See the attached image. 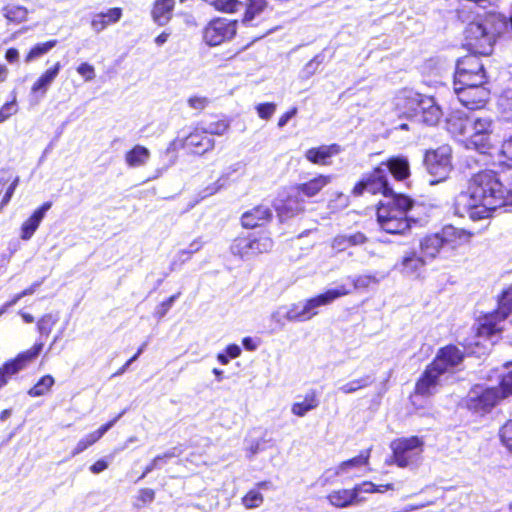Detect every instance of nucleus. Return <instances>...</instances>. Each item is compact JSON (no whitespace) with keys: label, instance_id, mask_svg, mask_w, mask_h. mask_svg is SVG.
<instances>
[{"label":"nucleus","instance_id":"39","mask_svg":"<svg viewBox=\"0 0 512 512\" xmlns=\"http://www.w3.org/2000/svg\"><path fill=\"white\" fill-rule=\"evenodd\" d=\"M57 45V40H49L44 43H38L34 47L30 49L28 54L25 57V61L27 63L47 54L50 50H52Z\"/></svg>","mask_w":512,"mask_h":512},{"label":"nucleus","instance_id":"2","mask_svg":"<svg viewBox=\"0 0 512 512\" xmlns=\"http://www.w3.org/2000/svg\"><path fill=\"white\" fill-rule=\"evenodd\" d=\"M463 360V353L455 346H446L439 350L434 361L425 369L417 381L413 403L419 396H430L441 385L442 376L450 369L456 367Z\"/></svg>","mask_w":512,"mask_h":512},{"label":"nucleus","instance_id":"57","mask_svg":"<svg viewBox=\"0 0 512 512\" xmlns=\"http://www.w3.org/2000/svg\"><path fill=\"white\" fill-rule=\"evenodd\" d=\"M353 289L367 288L372 282H375V277L370 275H360L351 278Z\"/></svg>","mask_w":512,"mask_h":512},{"label":"nucleus","instance_id":"40","mask_svg":"<svg viewBox=\"0 0 512 512\" xmlns=\"http://www.w3.org/2000/svg\"><path fill=\"white\" fill-rule=\"evenodd\" d=\"M287 309L285 305L277 307L269 316L272 331L282 330L285 326Z\"/></svg>","mask_w":512,"mask_h":512},{"label":"nucleus","instance_id":"9","mask_svg":"<svg viewBox=\"0 0 512 512\" xmlns=\"http://www.w3.org/2000/svg\"><path fill=\"white\" fill-rule=\"evenodd\" d=\"M390 448L394 463L400 468H405L420 462L424 451V440L418 436L401 437L393 440Z\"/></svg>","mask_w":512,"mask_h":512},{"label":"nucleus","instance_id":"12","mask_svg":"<svg viewBox=\"0 0 512 512\" xmlns=\"http://www.w3.org/2000/svg\"><path fill=\"white\" fill-rule=\"evenodd\" d=\"M424 163L432 179L431 184L445 180L452 169L451 148L440 146L435 150H429L425 154Z\"/></svg>","mask_w":512,"mask_h":512},{"label":"nucleus","instance_id":"17","mask_svg":"<svg viewBox=\"0 0 512 512\" xmlns=\"http://www.w3.org/2000/svg\"><path fill=\"white\" fill-rule=\"evenodd\" d=\"M484 84L468 83L454 85V91L459 102L468 109H481L485 106L490 92Z\"/></svg>","mask_w":512,"mask_h":512},{"label":"nucleus","instance_id":"29","mask_svg":"<svg viewBox=\"0 0 512 512\" xmlns=\"http://www.w3.org/2000/svg\"><path fill=\"white\" fill-rule=\"evenodd\" d=\"M380 166L385 168L386 174L389 171L399 181L408 178L410 175L409 162L405 157H391L386 162H382Z\"/></svg>","mask_w":512,"mask_h":512},{"label":"nucleus","instance_id":"24","mask_svg":"<svg viewBox=\"0 0 512 512\" xmlns=\"http://www.w3.org/2000/svg\"><path fill=\"white\" fill-rule=\"evenodd\" d=\"M51 205V202L43 203L27 220L23 222L20 229V237L22 240L27 241L32 238L44 219L46 212L51 208Z\"/></svg>","mask_w":512,"mask_h":512},{"label":"nucleus","instance_id":"23","mask_svg":"<svg viewBox=\"0 0 512 512\" xmlns=\"http://www.w3.org/2000/svg\"><path fill=\"white\" fill-rule=\"evenodd\" d=\"M182 146L195 154H203L214 147V140L206 131L195 129L184 139Z\"/></svg>","mask_w":512,"mask_h":512},{"label":"nucleus","instance_id":"20","mask_svg":"<svg viewBox=\"0 0 512 512\" xmlns=\"http://www.w3.org/2000/svg\"><path fill=\"white\" fill-rule=\"evenodd\" d=\"M352 292V288L344 283L338 284L334 288H329L323 293H320L314 297L308 298L310 307L316 316L319 311L318 309L323 306L330 305L337 299L347 296Z\"/></svg>","mask_w":512,"mask_h":512},{"label":"nucleus","instance_id":"47","mask_svg":"<svg viewBox=\"0 0 512 512\" xmlns=\"http://www.w3.org/2000/svg\"><path fill=\"white\" fill-rule=\"evenodd\" d=\"M155 498V492L152 489L149 488H143L139 490L135 501H134V507L137 509L143 508L146 505L152 503Z\"/></svg>","mask_w":512,"mask_h":512},{"label":"nucleus","instance_id":"5","mask_svg":"<svg viewBox=\"0 0 512 512\" xmlns=\"http://www.w3.org/2000/svg\"><path fill=\"white\" fill-rule=\"evenodd\" d=\"M413 201L402 194L386 196L379 202L377 221L382 230L390 234H402L410 228L407 212Z\"/></svg>","mask_w":512,"mask_h":512},{"label":"nucleus","instance_id":"48","mask_svg":"<svg viewBox=\"0 0 512 512\" xmlns=\"http://www.w3.org/2000/svg\"><path fill=\"white\" fill-rule=\"evenodd\" d=\"M177 450L174 448L172 451L166 452L163 455L156 456L152 462L145 468L141 478L145 477L152 470L160 467L161 464L165 463L167 459L178 456Z\"/></svg>","mask_w":512,"mask_h":512},{"label":"nucleus","instance_id":"64","mask_svg":"<svg viewBox=\"0 0 512 512\" xmlns=\"http://www.w3.org/2000/svg\"><path fill=\"white\" fill-rule=\"evenodd\" d=\"M296 113H297V108H295V107H294V108H292L291 110H289V111L285 112V113H284V114L279 118V120H278V127H279V128L284 127V126L288 123V121H289L292 117H294V116L296 115Z\"/></svg>","mask_w":512,"mask_h":512},{"label":"nucleus","instance_id":"42","mask_svg":"<svg viewBox=\"0 0 512 512\" xmlns=\"http://www.w3.org/2000/svg\"><path fill=\"white\" fill-rule=\"evenodd\" d=\"M324 61V56L322 54H318L314 56L310 61H308L305 66L300 71V78L303 80H307L311 78L319 69L320 65Z\"/></svg>","mask_w":512,"mask_h":512},{"label":"nucleus","instance_id":"16","mask_svg":"<svg viewBox=\"0 0 512 512\" xmlns=\"http://www.w3.org/2000/svg\"><path fill=\"white\" fill-rule=\"evenodd\" d=\"M365 191L371 194L381 193L383 194L384 199H386V196L395 195L388 186L385 168L379 165L370 174L363 177V179L353 188V194L355 196L362 195Z\"/></svg>","mask_w":512,"mask_h":512},{"label":"nucleus","instance_id":"51","mask_svg":"<svg viewBox=\"0 0 512 512\" xmlns=\"http://www.w3.org/2000/svg\"><path fill=\"white\" fill-rule=\"evenodd\" d=\"M216 10L224 13H235L243 7V3L238 0H219Z\"/></svg>","mask_w":512,"mask_h":512},{"label":"nucleus","instance_id":"55","mask_svg":"<svg viewBox=\"0 0 512 512\" xmlns=\"http://www.w3.org/2000/svg\"><path fill=\"white\" fill-rule=\"evenodd\" d=\"M500 438L502 443L512 450V421L505 423L500 430Z\"/></svg>","mask_w":512,"mask_h":512},{"label":"nucleus","instance_id":"45","mask_svg":"<svg viewBox=\"0 0 512 512\" xmlns=\"http://www.w3.org/2000/svg\"><path fill=\"white\" fill-rule=\"evenodd\" d=\"M263 501H264V497L259 492L258 489H251L242 498V504L247 509L258 508V507H260L262 505Z\"/></svg>","mask_w":512,"mask_h":512},{"label":"nucleus","instance_id":"19","mask_svg":"<svg viewBox=\"0 0 512 512\" xmlns=\"http://www.w3.org/2000/svg\"><path fill=\"white\" fill-rule=\"evenodd\" d=\"M427 263L428 261L421 253L417 254L415 250L411 249L404 252L395 267L404 276L418 278Z\"/></svg>","mask_w":512,"mask_h":512},{"label":"nucleus","instance_id":"28","mask_svg":"<svg viewBox=\"0 0 512 512\" xmlns=\"http://www.w3.org/2000/svg\"><path fill=\"white\" fill-rule=\"evenodd\" d=\"M368 242V238L362 232L352 234H340L333 238L331 247L336 252H343L352 246L364 245Z\"/></svg>","mask_w":512,"mask_h":512},{"label":"nucleus","instance_id":"62","mask_svg":"<svg viewBox=\"0 0 512 512\" xmlns=\"http://www.w3.org/2000/svg\"><path fill=\"white\" fill-rule=\"evenodd\" d=\"M188 104L191 108L201 110V109L205 108V106L207 104V100L204 97L194 96V97L189 98Z\"/></svg>","mask_w":512,"mask_h":512},{"label":"nucleus","instance_id":"36","mask_svg":"<svg viewBox=\"0 0 512 512\" xmlns=\"http://www.w3.org/2000/svg\"><path fill=\"white\" fill-rule=\"evenodd\" d=\"M319 405V401L315 393H310L300 402H295L291 407V412L298 416L303 417L311 410H314Z\"/></svg>","mask_w":512,"mask_h":512},{"label":"nucleus","instance_id":"25","mask_svg":"<svg viewBox=\"0 0 512 512\" xmlns=\"http://www.w3.org/2000/svg\"><path fill=\"white\" fill-rule=\"evenodd\" d=\"M271 217V210L267 206L259 205L243 213L241 223L245 228H255L267 223Z\"/></svg>","mask_w":512,"mask_h":512},{"label":"nucleus","instance_id":"54","mask_svg":"<svg viewBox=\"0 0 512 512\" xmlns=\"http://www.w3.org/2000/svg\"><path fill=\"white\" fill-rule=\"evenodd\" d=\"M76 71L87 82L92 81L96 76L94 66L87 62L81 63Z\"/></svg>","mask_w":512,"mask_h":512},{"label":"nucleus","instance_id":"6","mask_svg":"<svg viewBox=\"0 0 512 512\" xmlns=\"http://www.w3.org/2000/svg\"><path fill=\"white\" fill-rule=\"evenodd\" d=\"M497 16H478L470 22L464 32L465 46L474 54L488 56L492 53L498 30L495 27Z\"/></svg>","mask_w":512,"mask_h":512},{"label":"nucleus","instance_id":"13","mask_svg":"<svg viewBox=\"0 0 512 512\" xmlns=\"http://www.w3.org/2000/svg\"><path fill=\"white\" fill-rule=\"evenodd\" d=\"M492 126V119L488 116H471L466 147L485 153L490 148Z\"/></svg>","mask_w":512,"mask_h":512},{"label":"nucleus","instance_id":"18","mask_svg":"<svg viewBox=\"0 0 512 512\" xmlns=\"http://www.w3.org/2000/svg\"><path fill=\"white\" fill-rule=\"evenodd\" d=\"M299 195L295 187L278 194L273 206L281 219L293 217L303 210V201Z\"/></svg>","mask_w":512,"mask_h":512},{"label":"nucleus","instance_id":"7","mask_svg":"<svg viewBox=\"0 0 512 512\" xmlns=\"http://www.w3.org/2000/svg\"><path fill=\"white\" fill-rule=\"evenodd\" d=\"M512 313V285L503 291L501 299L499 301L498 310L492 314L484 316L477 328V339L476 341H470L467 345L472 348V345L476 347L482 346L484 349L487 347V343H492L490 338L495 334L501 332L504 329L502 322ZM472 353H480L479 350L471 349Z\"/></svg>","mask_w":512,"mask_h":512},{"label":"nucleus","instance_id":"52","mask_svg":"<svg viewBox=\"0 0 512 512\" xmlns=\"http://www.w3.org/2000/svg\"><path fill=\"white\" fill-rule=\"evenodd\" d=\"M191 257L192 254L186 248L178 250L171 261L170 269L172 271L178 269L182 264L190 260Z\"/></svg>","mask_w":512,"mask_h":512},{"label":"nucleus","instance_id":"44","mask_svg":"<svg viewBox=\"0 0 512 512\" xmlns=\"http://www.w3.org/2000/svg\"><path fill=\"white\" fill-rule=\"evenodd\" d=\"M58 322V317L53 314L43 315L37 322V329L41 336H48Z\"/></svg>","mask_w":512,"mask_h":512},{"label":"nucleus","instance_id":"8","mask_svg":"<svg viewBox=\"0 0 512 512\" xmlns=\"http://www.w3.org/2000/svg\"><path fill=\"white\" fill-rule=\"evenodd\" d=\"M393 484L377 486L373 482L364 481L351 489H337L327 495L330 505L336 508H346L365 501L362 493H383L385 490H393Z\"/></svg>","mask_w":512,"mask_h":512},{"label":"nucleus","instance_id":"34","mask_svg":"<svg viewBox=\"0 0 512 512\" xmlns=\"http://www.w3.org/2000/svg\"><path fill=\"white\" fill-rule=\"evenodd\" d=\"M470 117H462L461 115H452L447 120L449 132L454 135L464 136L466 139L469 133Z\"/></svg>","mask_w":512,"mask_h":512},{"label":"nucleus","instance_id":"60","mask_svg":"<svg viewBox=\"0 0 512 512\" xmlns=\"http://www.w3.org/2000/svg\"><path fill=\"white\" fill-rule=\"evenodd\" d=\"M145 347L146 344H142L137 350L136 354L133 357L129 358V360L114 374V376H119L125 373L128 367L143 353Z\"/></svg>","mask_w":512,"mask_h":512},{"label":"nucleus","instance_id":"61","mask_svg":"<svg viewBox=\"0 0 512 512\" xmlns=\"http://www.w3.org/2000/svg\"><path fill=\"white\" fill-rule=\"evenodd\" d=\"M109 466V462L106 459H99L90 466V471L93 474H99L106 470Z\"/></svg>","mask_w":512,"mask_h":512},{"label":"nucleus","instance_id":"27","mask_svg":"<svg viewBox=\"0 0 512 512\" xmlns=\"http://www.w3.org/2000/svg\"><path fill=\"white\" fill-rule=\"evenodd\" d=\"M60 70V62H56L52 67L46 69L31 86V92L33 94L40 93L41 96H44L59 75Z\"/></svg>","mask_w":512,"mask_h":512},{"label":"nucleus","instance_id":"63","mask_svg":"<svg viewBox=\"0 0 512 512\" xmlns=\"http://www.w3.org/2000/svg\"><path fill=\"white\" fill-rule=\"evenodd\" d=\"M89 447H91L87 440L82 437L78 442L77 444L74 446V448L72 449L71 451V455L72 456H76V455H79L80 453L84 452L86 449H88Z\"/></svg>","mask_w":512,"mask_h":512},{"label":"nucleus","instance_id":"53","mask_svg":"<svg viewBox=\"0 0 512 512\" xmlns=\"http://www.w3.org/2000/svg\"><path fill=\"white\" fill-rule=\"evenodd\" d=\"M256 111L261 119L268 120L276 111V104L267 102L261 103L256 106Z\"/></svg>","mask_w":512,"mask_h":512},{"label":"nucleus","instance_id":"38","mask_svg":"<svg viewBox=\"0 0 512 512\" xmlns=\"http://www.w3.org/2000/svg\"><path fill=\"white\" fill-rule=\"evenodd\" d=\"M267 0H248L246 11L243 17L244 24H252V22L265 10Z\"/></svg>","mask_w":512,"mask_h":512},{"label":"nucleus","instance_id":"50","mask_svg":"<svg viewBox=\"0 0 512 512\" xmlns=\"http://www.w3.org/2000/svg\"><path fill=\"white\" fill-rule=\"evenodd\" d=\"M369 377L352 380L339 387V391L344 394H349L358 391L361 388L368 386Z\"/></svg>","mask_w":512,"mask_h":512},{"label":"nucleus","instance_id":"49","mask_svg":"<svg viewBox=\"0 0 512 512\" xmlns=\"http://www.w3.org/2000/svg\"><path fill=\"white\" fill-rule=\"evenodd\" d=\"M287 309L286 320L289 322H304L305 317L301 311L300 302L285 305Z\"/></svg>","mask_w":512,"mask_h":512},{"label":"nucleus","instance_id":"46","mask_svg":"<svg viewBox=\"0 0 512 512\" xmlns=\"http://www.w3.org/2000/svg\"><path fill=\"white\" fill-rule=\"evenodd\" d=\"M499 159L503 165L512 168V135L503 141L499 151Z\"/></svg>","mask_w":512,"mask_h":512},{"label":"nucleus","instance_id":"30","mask_svg":"<svg viewBox=\"0 0 512 512\" xmlns=\"http://www.w3.org/2000/svg\"><path fill=\"white\" fill-rule=\"evenodd\" d=\"M339 152L340 147L337 144L323 145L308 149L305 153V157L308 161L314 164L325 165L327 164V159L337 155Z\"/></svg>","mask_w":512,"mask_h":512},{"label":"nucleus","instance_id":"1","mask_svg":"<svg viewBox=\"0 0 512 512\" xmlns=\"http://www.w3.org/2000/svg\"><path fill=\"white\" fill-rule=\"evenodd\" d=\"M506 205H512V186L504 191L497 174L491 170L473 175L467 190L456 200L458 211L473 221L490 218L496 209Z\"/></svg>","mask_w":512,"mask_h":512},{"label":"nucleus","instance_id":"11","mask_svg":"<svg viewBox=\"0 0 512 512\" xmlns=\"http://www.w3.org/2000/svg\"><path fill=\"white\" fill-rule=\"evenodd\" d=\"M502 399L497 387L477 384L468 392L464 405L472 413L482 416L489 413Z\"/></svg>","mask_w":512,"mask_h":512},{"label":"nucleus","instance_id":"15","mask_svg":"<svg viewBox=\"0 0 512 512\" xmlns=\"http://www.w3.org/2000/svg\"><path fill=\"white\" fill-rule=\"evenodd\" d=\"M237 32V21L226 18L211 20L203 30V39L209 46H218L231 40Z\"/></svg>","mask_w":512,"mask_h":512},{"label":"nucleus","instance_id":"33","mask_svg":"<svg viewBox=\"0 0 512 512\" xmlns=\"http://www.w3.org/2000/svg\"><path fill=\"white\" fill-rule=\"evenodd\" d=\"M151 156L148 148L142 145H135L125 153V163L129 168H138L147 164Z\"/></svg>","mask_w":512,"mask_h":512},{"label":"nucleus","instance_id":"10","mask_svg":"<svg viewBox=\"0 0 512 512\" xmlns=\"http://www.w3.org/2000/svg\"><path fill=\"white\" fill-rule=\"evenodd\" d=\"M272 247L273 240L270 236L264 233H251L235 238L230 245V252L235 257L248 260L271 251Z\"/></svg>","mask_w":512,"mask_h":512},{"label":"nucleus","instance_id":"59","mask_svg":"<svg viewBox=\"0 0 512 512\" xmlns=\"http://www.w3.org/2000/svg\"><path fill=\"white\" fill-rule=\"evenodd\" d=\"M228 130V124L226 122H217L215 124H211L206 130L207 134L211 137V135H223Z\"/></svg>","mask_w":512,"mask_h":512},{"label":"nucleus","instance_id":"3","mask_svg":"<svg viewBox=\"0 0 512 512\" xmlns=\"http://www.w3.org/2000/svg\"><path fill=\"white\" fill-rule=\"evenodd\" d=\"M396 110L407 118H415L427 125H436L443 113L431 96L420 94L412 89H404L395 97Z\"/></svg>","mask_w":512,"mask_h":512},{"label":"nucleus","instance_id":"26","mask_svg":"<svg viewBox=\"0 0 512 512\" xmlns=\"http://www.w3.org/2000/svg\"><path fill=\"white\" fill-rule=\"evenodd\" d=\"M122 17V9L118 7L110 8L105 12L93 15L91 19V28L94 32L100 33L108 26L116 24Z\"/></svg>","mask_w":512,"mask_h":512},{"label":"nucleus","instance_id":"41","mask_svg":"<svg viewBox=\"0 0 512 512\" xmlns=\"http://www.w3.org/2000/svg\"><path fill=\"white\" fill-rule=\"evenodd\" d=\"M123 414H124V412L120 413L113 420L109 421L108 423L102 425L99 429H97L83 437L87 440V442L90 446L94 445L97 441H99L103 437V435L109 429H111L115 425V423L122 417Z\"/></svg>","mask_w":512,"mask_h":512},{"label":"nucleus","instance_id":"35","mask_svg":"<svg viewBox=\"0 0 512 512\" xmlns=\"http://www.w3.org/2000/svg\"><path fill=\"white\" fill-rule=\"evenodd\" d=\"M28 9L21 5L8 4L2 8V14L9 22L20 24L27 20Z\"/></svg>","mask_w":512,"mask_h":512},{"label":"nucleus","instance_id":"58","mask_svg":"<svg viewBox=\"0 0 512 512\" xmlns=\"http://www.w3.org/2000/svg\"><path fill=\"white\" fill-rule=\"evenodd\" d=\"M18 184H19V177L15 176L13 178L12 182L10 183V185L8 186V188L6 189V192H5L2 202H1V207H4L5 205H7L9 203Z\"/></svg>","mask_w":512,"mask_h":512},{"label":"nucleus","instance_id":"32","mask_svg":"<svg viewBox=\"0 0 512 512\" xmlns=\"http://www.w3.org/2000/svg\"><path fill=\"white\" fill-rule=\"evenodd\" d=\"M174 6V0H155L151 12L153 21L160 26L166 25L172 17Z\"/></svg>","mask_w":512,"mask_h":512},{"label":"nucleus","instance_id":"43","mask_svg":"<svg viewBox=\"0 0 512 512\" xmlns=\"http://www.w3.org/2000/svg\"><path fill=\"white\" fill-rule=\"evenodd\" d=\"M54 384V378L51 375L43 376L30 390L29 395L38 397L46 394Z\"/></svg>","mask_w":512,"mask_h":512},{"label":"nucleus","instance_id":"31","mask_svg":"<svg viewBox=\"0 0 512 512\" xmlns=\"http://www.w3.org/2000/svg\"><path fill=\"white\" fill-rule=\"evenodd\" d=\"M332 179L333 177L331 175H318L308 182L297 185L295 189L299 194H302L306 197H314L325 186H327L332 181Z\"/></svg>","mask_w":512,"mask_h":512},{"label":"nucleus","instance_id":"21","mask_svg":"<svg viewBox=\"0 0 512 512\" xmlns=\"http://www.w3.org/2000/svg\"><path fill=\"white\" fill-rule=\"evenodd\" d=\"M371 449L362 451L358 456L341 462L334 468V475L344 479L360 476L358 471L369 463Z\"/></svg>","mask_w":512,"mask_h":512},{"label":"nucleus","instance_id":"37","mask_svg":"<svg viewBox=\"0 0 512 512\" xmlns=\"http://www.w3.org/2000/svg\"><path fill=\"white\" fill-rule=\"evenodd\" d=\"M498 110L501 117L512 123V87L506 88L498 98Z\"/></svg>","mask_w":512,"mask_h":512},{"label":"nucleus","instance_id":"14","mask_svg":"<svg viewBox=\"0 0 512 512\" xmlns=\"http://www.w3.org/2000/svg\"><path fill=\"white\" fill-rule=\"evenodd\" d=\"M477 55L478 54L473 53L463 57L457 62L454 85L486 83L484 66Z\"/></svg>","mask_w":512,"mask_h":512},{"label":"nucleus","instance_id":"22","mask_svg":"<svg viewBox=\"0 0 512 512\" xmlns=\"http://www.w3.org/2000/svg\"><path fill=\"white\" fill-rule=\"evenodd\" d=\"M42 348L43 342H37L31 349L18 354L15 359L5 363L4 367L1 369L5 375V379L7 380V377L23 370L32 360H34L39 355Z\"/></svg>","mask_w":512,"mask_h":512},{"label":"nucleus","instance_id":"56","mask_svg":"<svg viewBox=\"0 0 512 512\" xmlns=\"http://www.w3.org/2000/svg\"><path fill=\"white\" fill-rule=\"evenodd\" d=\"M17 112L16 100L13 99L10 102L5 103L0 108V123L6 121L10 116L14 115Z\"/></svg>","mask_w":512,"mask_h":512},{"label":"nucleus","instance_id":"4","mask_svg":"<svg viewBox=\"0 0 512 512\" xmlns=\"http://www.w3.org/2000/svg\"><path fill=\"white\" fill-rule=\"evenodd\" d=\"M471 234L463 229L448 225L440 231L425 235L419 240L422 256L431 262L437 257L469 243Z\"/></svg>","mask_w":512,"mask_h":512}]
</instances>
